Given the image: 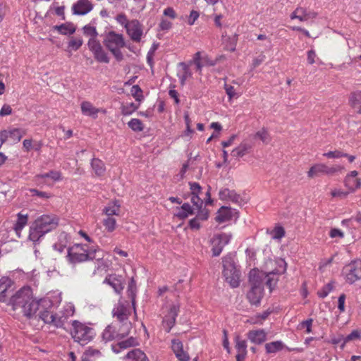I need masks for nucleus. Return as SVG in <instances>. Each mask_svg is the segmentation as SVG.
Instances as JSON below:
<instances>
[{"label":"nucleus","mask_w":361,"mask_h":361,"mask_svg":"<svg viewBox=\"0 0 361 361\" xmlns=\"http://www.w3.org/2000/svg\"><path fill=\"white\" fill-rule=\"evenodd\" d=\"M8 305L13 311L20 310L25 317L31 318L39 310V301L34 298L30 287L24 286L11 297Z\"/></svg>","instance_id":"obj_1"},{"label":"nucleus","mask_w":361,"mask_h":361,"mask_svg":"<svg viewBox=\"0 0 361 361\" xmlns=\"http://www.w3.org/2000/svg\"><path fill=\"white\" fill-rule=\"evenodd\" d=\"M59 219L55 214H43L37 217L29 229L28 239L34 243H38L45 234L56 229Z\"/></svg>","instance_id":"obj_2"},{"label":"nucleus","mask_w":361,"mask_h":361,"mask_svg":"<svg viewBox=\"0 0 361 361\" xmlns=\"http://www.w3.org/2000/svg\"><path fill=\"white\" fill-rule=\"evenodd\" d=\"M103 252L99 247L89 249L86 245L75 244L68 249V261L72 264L81 263L96 258V254Z\"/></svg>","instance_id":"obj_3"},{"label":"nucleus","mask_w":361,"mask_h":361,"mask_svg":"<svg viewBox=\"0 0 361 361\" xmlns=\"http://www.w3.org/2000/svg\"><path fill=\"white\" fill-rule=\"evenodd\" d=\"M71 335L75 342L85 345L93 340L96 334L94 329L87 324L73 320L71 323Z\"/></svg>","instance_id":"obj_4"},{"label":"nucleus","mask_w":361,"mask_h":361,"mask_svg":"<svg viewBox=\"0 0 361 361\" xmlns=\"http://www.w3.org/2000/svg\"><path fill=\"white\" fill-rule=\"evenodd\" d=\"M104 44L118 61L123 60V55L121 49L126 46V42L122 34H118L114 31L109 32L104 39Z\"/></svg>","instance_id":"obj_5"},{"label":"nucleus","mask_w":361,"mask_h":361,"mask_svg":"<svg viewBox=\"0 0 361 361\" xmlns=\"http://www.w3.org/2000/svg\"><path fill=\"white\" fill-rule=\"evenodd\" d=\"M132 328L130 322H126L123 325L116 323H111L103 331L102 337L106 341H111L115 339H120L128 336Z\"/></svg>","instance_id":"obj_6"},{"label":"nucleus","mask_w":361,"mask_h":361,"mask_svg":"<svg viewBox=\"0 0 361 361\" xmlns=\"http://www.w3.org/2000/svg\"><path fill=\"white\" fill-rule=\"evenodd\" d=\"M223 275L226 282L232 288H236L240 284V272L237 269L233 259L231 257H225L223 259Z\"/></svg>","instance_id":"obj_7"},{"label":"nucleus","mask_w":361,"mask_h":361,"mask_svg":"<svg viewBox=\"0 0 361 361\" xmlns=\"http://www.w3.org/2000/svg\"><path fill=\"white\" fill-rule=\"evenodd\" d=\"M257 271L252 270L250 274V282L251 283V288L247 294V298L250 302L252 305H258L263 296V283L259 276H256Z\"/></svg>","instance_id":"obj_8"},{"label":"nucleus","mask_w":361,"mask_h":361,"mask_svg":"<svg viewBox=\"0 0 361 361\" xmlns=\"http://www.w3.org/2000/svg\"><path fill=\"white\" fill-rule=\"evenodd\" d=\"M133 307H131L128 302L119 301L114 307L112 310L113 317L116 318L118 322V325H123L128 321V317L130 315L132 309L135 312V300H132Z\"/></svg>","instance_id":"obj_9"},{"label":"nucleus","mask_w":361,"mask_h":361,"mask_svg":"<svg viewBox=\"0 0 361 361\" xmlns=\"http://www.w3.org/2000/svg\"><path fill=\"white\" fill-rule=\"evenodd\" d=\"M345 282L350 284L361 279V260L355 259L345 265L342 271Z\"/></svg>","instance_id":"obj_10"},{"label":"nucleus","mask_w":361,"mask_h":361,"mask_svg":"<svg viewBox=\"0 0 361 361\" xmlns=\"http://www.w3.org/2000/svg\"><path fill=\"white\" fill-rule=\"evenodd\" d=\"M339 166H328L323 163L313 164L307 172L309 178H314L321 176H332L340 171Z\"/></svg>","instance_id":"obj_11"},{"label":"nucleus","mask_w":361,"mask_h":361,"mask_svg":"<svg viewBox=\"0 0 361 361\" xmlns=\"http://www.w3.org/2000/svg\"><path fill=\"white\" fill-rule=\"evenodd\" d=\"M231 238V235L228 233L216 234L211 239L212 252L213 256H219L224 246L227 245Z\"/></svg>","instance_id":"obj_12"},{"label":"nucleus","mask_w":361,"mask_h":361,"mask_svg":"<svg viewBox=\"0 0 361 361\" xmlns=\"http://www.w3.org/2000/svg\"><path fill=\"white\" fill-rule=\"evenodd\" d=\"M126 30L132 41L135 42L141 41L144 33V27L138 20H131Z\"/></svg>","instance_id":"obj_13"},{"label":"nucleus","mask_w":361,"mask_h":361,"mask_svg":"<svg viewBox=\"0 0 361 361\" xmlns=\"http://www.w3.org/2000/svg\"><path fill=\"white\" fill-rule=\"evenodd\" d=\"M180 311V306L178 304H173L170 306L167 314L164 316L162 321V326L164 330L169 333L176 324V319Z\"/></svg>","instance_id":"obj_14"},{"label":"nucleus","mask_w":361,"mask_h":361,"mask_svg":"<svg viewBox=\"0 0 361 361\" xmlns=\"http://www.w3.org/2000/svg\"><path fill=\"white\" fill-rule=\"evenodd\" d=\"M80 110L82 115L96 119L98 117V114H106V110L104 108H97L90 101H82L80 104Z\"/></svg>","instance_id":"obj_15"},{"label":"nucleus","mask_w":361,"mask_h":361,"mask_svg":"<svg viewBox=\"0 0 361 361\" xmlns=\"http://www.w3.org/2000/svg\"><path fill=\"white\" fill-rule=\"evenodd\" d=\"M358 172L352 171L345 176L343 184L350 192H354L361 188V178L357 177Z\"/></svg>","instance_id":"obj_16"},{"label":"nucleus","mask_w":361,"mask_h":361,"mask_svg":"<svg viewBox=\"0 0 361 361\" xmlns=\"http://www.w3.org/2000/svg\"><path fill=\"white\" fill-rule=\"evenodd\" d=\"M317 13L314 11H308L305 8L298 6L290 14L291 20H298L300 22H305L310 18H315Z\"/></svg>","instance_id":"obj_17"},{"label":"nucleus","mask_w":361,"mask_h":361,"mask_svg":"<svg viewBox=\"0 0 361 361\" xmlns=\"http://www.w3.org/2000/svg\"><path fill=\"white\" fill-rule=\"evenodd\" d=\"M39 318L46 324H52L56 327H61L64 323V319L48 310L40 312Z\"/></svg>","instance_id":"obj_18"},{"label":"nucleus","mask_w":361,"mask_h":361,"mask_svg":"<svg viewBox=\"0 0 361 361\" xmlns=\"http://www.w3.org/2000/svg\"><path fill=\"white\" fill-rule=\"evenodd\" d=\"M104 283L111 286L117 293H121L124 288V281L123 277L116 274L108 275L105 278Z\"/></svg>","instance_id":"obj_19"},{"label":"nucleus","mask_w":361,"mask_h":361,"mask_svg":"<svg viewBox=\"0 0 361 361\" xmlns=\"http://www.w3.org/2000/svg\"><path fill=\"white\" fill-rule=\"evenodd\" d=\"M171 348L179 361H189L190 356L188 353L184 350L183 343L180 341L178 339L172 340Z\"/></svg>","instance_id":"obj_20"},{"label":"nucleus","mask_w":361,"mask_h":361,"mask_svg":"<svg viewBox=\"0 0 361 361\" xmlns=\"http://www.w3.org/2000/svg\"><path fill=\"white\" fill-rule=\"evenodd\" d=\"M219 199L224 201L232 202L233 203L240 204L243 199L241 196L237 194L234 190L228 188H223L219 192Z\"/></svg>","instance_id":"obj_21"},{"label":"nucleus","mask_w":361,"mask_h":361,"mask_svg":"<svg viewBox=\"0 0 361 361\" xmlns=\"http://www.w3.org/2000/svg\"><path fill=\"white\" fill-rule=\"evenodd\" d=\"M235 348L237 351L236 361H244L247 353L246 341L237 336L235 338Z\"/></svg>","instance_id":"obj_22"},{"label":"nucleus","mask_w":361,"mask_h":361,"mask_svg":"<svg viewBox=\"0 0 361 361\" xmlns=\"http://www.w3.org/2000/svg\"><path fill=\"white\" fill-rule=\"evenodd\" d=\"M13 281L8 277L0 279V302H6L12 290Z\"/></svg>","instance_id":"obj_23"},{"label":"nucleus","mask_w":361,"mask_h":361,"mask_svg":"<svg viewBox=\"0 0 361 361\" xmlns=\"http://www.w3.org/2000/svg\"><path fill=\"white\" fill-rule=\"evenodd\" d=\"M92 8L93 6L89 0H78L72 7L73 13L76 15H85Z\"/></svg>","instance_id":"obj_24"},{"label":"nucleus","mask_w":361,"mask_h":361,"mask_svg":"<svg viewBox=\"0 0 361 361\" xmlns=\"http://www.w3.org/2000/svg\"><path fill=\"white\" fill-rule=\"evenodd\" d=\"M102 257L95 258L96 259V264L94 267V270L93 272V274H100L102 275L105 273H106L110 267H111V260H109L108 259H104V255H101Z\"/></svg>","instance_id":"obj_25"},{"label":"nucleus","mask_w":361,"mask_h":361,"mask_svg":"<svg viewBox=\"0 0 361 361\" xmlns=\"http://www.w3.org/2000/svg\"><path fill=\"white\" fill-rule=\"evenodd\" d=\"M267 334L264 329L250 330L247 337L252 343L260 345L267 340Z\"/></svg>","instance_id":"obj_26"},{"label":"nucleus","mask_w":361,"mask_h":361,"mask_svg":"<svg viewBox=\"0 0 361 361\" xmlns=\"http://www.w3.org/2000/svg\"><path fill=\"white\" fill-rule=\"evenodd\" d=\"M121 212V204L118 200H114L109 202L102 210L106 216H118Z\"/></svg>","instance_id":"obj_27"},{"label":"nucleus","mask_w":361,"mask_h":361,"mask_svg":"<svg viewBox=\"0 0 361 361\" xmlns=\"http://www.w3.org/2000/svg\"><path fill=\"white\" fill-rule=\"evenodd\" d=\"M348 104L357 114L361 115V90H356L350 94Z\"/></svg>","instance_id":"obj_28"},{"label":"nucleus","mask_w":361,"mask_h":361,"mask_svg":"<svg viewBox=\"0 0 361 361\" xmlns=\"http://www.w3.org/2000/svg\"><path fill=\"white\" fill-rule=\"evenodd\" d=\"M232 216L231 209L227 207H222L217 212L215 219L218 223L221 224L230 221Z\"/></svg>","instance_id":"obj_29"},{"label":"nucleus","mask_w":361,"mask_h":361,"mask_svg":"<svg viewBox=\"0 0 361 361\" xmlns=\"http://www.w3.org/2000/svg\"><path fill=\"white\" fill-rule=\"evenodd\" d=\"M252 145L247 142H241L237 147L231 152V155L234 157H242L250 152Z\"/></svg>","instance_id":"obj_30"},{"label":"nucleus","mask_w":361,"mask_h":361,"mask_svg":"<svg viewBox=\"0 0 361 361\" xmlns=\"http://www.w3.org/2000/svg\"><path fill=\"white\" fill-rule=\"evenodd\" d=\"M28 221L27 214H23L22 212L17 214V220L14 225V230L18 237H20V232L27 225Z\"/></svg>","instance_id":"obj_31"},{"label":"nucleus","mask_w":361,"mask_h":361,"mask_svg":"<svg viewBox=\"0 0 361 361\" xmlns=\"http://www.w3.org/2000/svg\"><path fill=\"white\" fill-rule=\"evenodd\" d=\"M5 130L6 133V140L9 137L15 143L20 142L23 136L26 134V130L18 128Z\"/></svg>","instance_id":"obj_32"},{"label":"nucleus","mask_w":361,"mask_h":361,"mask_svg":"<svg viewBox=\"0 0 361 361\" xmlns=\"http://www.w3.org/2000/svg\"><path fill=\"white\" fill-rule=\"evenodd\" d=\"M126 358L130 361H149L145 353L140 349H133L129 351Z\"/></svg>","instance_id":"obj_33"},{"label":"nucleus","mask_w":361,"mask_h":361,"mask_svg":"<svg viewBox=\"0 0 361 361\" xmlns=\"http://www.w3.org/2000/svg\"><path fill=\"white\" fill-rule=\"evenodd\" d=\"M284 348V344L281 341H273L265 344V350L267 353H276Z\"/></svg>","instance_id":"obj_34"},{"label":"nucleus","mask_w":361,"mask_h":361,"mask_svg":"<svg viewBox=\"0 0 361 361\" xmlns=\"http://www.w3.org/2000/svg\"><path fill=\"white\" fill-rule=\"evenodd\" d=\"M187 64L189 65V66L194 64L195 66L196 71L199 72L200 75H202V68L204 67V64L202 60V52H196L194 54L192 59L188 61Z\"/></svg>","instance_id":"obj_35"},{"label":"nucleus","mask_w":361,"mask_h":361,"mask_svg":"<svg viewBox=\"0 0 361 361\" xmlns=\"http://www.w3.org/2000/svg\"><path fill=\"white\" fill-rule=\"evenodd\" d=\"M192 197H191V201L193 203V204L195 206H196V207L197 209H200L202 207V204H203V202H204V200L200 196V195H191ZM205 195L207 196V199H204V202H205V204H210L212 202V200H211V197H210V192H209V190H208Z\"/></svg>","instance_id":"obj_36"},{"label":"nucleus","mask_w":361,"mask_h":361,"mask_svg":"<svg viewBox=\"0 0 361 361\" xmlns=\"http://www.w3.org/2000/svg\"><path fill=\"white\" fill-rule=\"evenodd\" d=\"M35 180L39 182L41 179L51 178L53 181H57L61 179V174L59 171H51L44 174L35 176Z\"/></svg>","instance_id":"obj_37"},{"label":"nucleus","mask_w":361,"mask_h":361,"mask_svg":"<svg viewBox=\"0 0 361 361\" xmlns=\"http://www.w3.org/2000/svg\"><path fill=\"white\" fill-rule=\"evenodd\" d=\"M105 230L109 233L114 232L117 228V221L113 216H106L102 220Z\"/></svg>","instance_id":"obj_38"},{"label":"nucleus","mask_w":361,"mask_h":361,"mask_svg":"<svg viewBox=\"0 0 361 361\" xmlns=\"http://www.w3.org/2000/svg\"><path fill=\"white\" fill-rule=\"evenodd\" d=\"M140 106V104L133 102L126 103L121 105V111L123 116H130L135 112Z\"/></svg>","instance_id":"obj_39"},{"label":"nucleus","mask_w":361,"mask_h":361,"mask_svg":"<svg viewBox=\"0 0 361 361\" xmlns=\"http://www.w3.org/2000/svg\"><path fill=\"white\" fill-rule=\"evenodd\" d=\"M92 169L94 171L96 175L102 176L105 171L104 164L99 159H92L91 162Z\"/></svg>","instance_id":"obj_40"},{"label":"nucleus","mask_w":361,"mask_h":361,"mask_svg":"<svg viewBox=\"0 0 361 361\" xmlns=\"http://www.w3.org/2000/svg\"><path fill=\"white\" fill-rule=\"evenodd\" d=\"M54 30H57L61 35H71L75 32V28L71 24H61L60 25H55Z\"/></svg>","instance_id":"obj_41"},{"label":"nucleus","mask_w":361,"mask_h":361,"mask_svg":"<svg viewBox=\"0 0 361 361\" xmlns=\"http://www.w3.org/2000/svg\"><path fill=\"white\" fill-rule=\"evenodd\" d=\"M191 214H192L191 206L188 203H185L180 208L177 209L176 215L180 219H185Z\"/></svg>","instance_id":"obj_42"},{"label":"nucleus","mask_w":361,"mask_h":361,"mask_svg":"<svg viewBox=\"0 0 361 361\" xmlns=\"http://www.w3.org/2000/svg\"><path fill=\"white\" fill-rule=\"evenodd\" d=\"M113 252L114 254V257H113L114 260L118 259L117 255H118L119 257H121L123 259V260H121V262L120 263V265H122V263L128 264V262L130 261L129 259L128 258V254L126 251L123 250L118 247H116L114 249Z\"/></svg>","instance_id":"obj_43"},{"label":"nucleus","mask_w":361,"mask_h":361,"mask_svg":"<svg viewBox=\"0 0 361 361\" xmlns=\"http://www.w3.org/2000/svg\"><path fill=\"white\" fill-rule=\"evenodd\" d=\"M128 126L132 130L135 132H141L145 128L143 123L138 118H132L128 123Z\"/></svg>","instance_id":"obj_44"},{"label":"nucleus","mask_w":361,"mask_h":361,"mask_svg":"<svg viewBox=\"0 0 361 361\" xmlns=\"http://www.w3.org/2000/svg\"><path fill=\"white\" fill-rule=\"evenodd\" d=\"M93 55L96 61H97L98 62L104 63H109V57L108 56L106 51L103 49V48L94 52Z\"/></svg>","instance_id":"obj_45"},{"label":"nucleus","mask_w":361,"mask_h":361,"mask_svg":"<svg viewBox=\"0 0 361 361\" xmlns=\"http://www.w3.org/2000/svg\"><path fill=\"white\" fill-rule=\"evenodd\" d=\"M130 93L135 101L140 104L144 99L143 92L139 85H135L131 87Z\"/></svg>","instance_id":"obj_46"},{"label":"nucleus","mask_w":361,"mask_h":361,"mask_svg":"<svg viewBox=\"0 0 361 361\" xmlns=\"http://www.w3.org/2000/svg\"><path fill=\"white\" fill-rule=\"evenodd\" d=\"M101 355V353L99 350L97 349H94L92 348H89L84 353L82 360H86L87 361H94L92 357H99Z\"/></svg>","instance_id":"obj_47"},{"label":"nucleus","mask_w":361,"mask_h":361,"mask_svg":"<svg viewBox=\"0 0 361 361\" xmlns=\"http://www.w3.org/2000/svg\"><path fill=\"white\" fill-rule=\"evenodd\" d=\"M273 239L281 240L285 236V230L281 226H276L273 230L269 232Z\"/></svg>","instance_id":"obj_48"},{"label":"nucleus","mask_w":361,"mask_h":361,"mask_svg":"<svg viewBox=\"0 0 361 361\" xmlns=\"http://www.w3.org/2000/svg\"><path fill=\"white\" fill-rule=\"evenodd\" d=\"M334 282H329L323 286L317 293L318 295L321 298H326L334 289Z\"/></svg>","instance_id":"obj_49"},{"label":"nucleus","mask_w":361,"mask_h":361,"mask_svg":"<svg viewBox=\"0 0 361 361\" xmlns=\"http://www.w3.org/2000/svg\"><path fill=\"white\" fill-rule=\"evenodd\" d=\"M181 66L183 67V74L179 77L180 78V82L181 85H184L185 84V82L188 78H190L192 76V73L190 71L189 65L182 63Z\"/></svg>","instance_id":"obj_50"},{"label":"nucleus","mask_w":361,"mask_h":361,"mask_svg":"<svg viewBox=\"0 0 361 361\" xmlns=\"http://www.w3.org/2000/svg\"><path fill=\"white\" fill-rule=\"evenodd\" d=\"M83 41L81 37H71L68 42V47L73 51H77L82 45Z\"/></svg>","instance_id":"obj_51"},{"label":"nucleus","mask_w":361,"mask_h":361,"mask_svg":"<svg viewBox=\"0 0 361 361\" xmlns=\"http://www.w3.org/2000/svg\"><path fill=\"white\" fill-rule=\"evenodd\" d=\"M138 344L136 338L130 337L125 341H122L118 343V345L121 348H128L129 347L135 346Z\"/></svg>","instance_id":"obj_52"},{"label":"nucleus","mask_w":361,"mask_h":361,"mask_svg":"<svg viewBox=\"0 0 361 361\" xmlns=\"http://www.w3.org/2000/svg\"><path fill=\"white\" fill-rule=\"evenodd\" d=\"M89 49L92 52H95L97 50L102 48L99 41L94 38H90L87 42Z\"/></svg>","instance_id":"obj_53"},{"label":"nucleus","mask_w":361,"mask_h":361,"mask_svg":"<svg viewBox=\"0 0 361 361\" xmlns=\"http://www.w3.org/2000/svg\"><path fill=\"white\" fill-rule=\"evenodd\" d=\"M269 312H264L262 314H258L250 319V322L253 324H262L263 322L268 317Z\"/></svg>","instance_id":"obj_54"},{"label":"nucleus","mask_w":361,"mask_h":361,"mask_svg":"<svg viewBox=\"0 0 361 361\" xmlns=\"http://www.w3.org/2000/svg\"><path fill=\"white\" fill-rule=\"evenodd\" d=\"M54 11V13L61 17L62 20H65V6L57 5L56 2H54L51 8Z\"/></svg>","instance_id":"obj_55"},{"label":"nucleus","mask_w":361,"mask_h":361,"mask_svg":"<svg viewBox=\"0 0 361 361\" xmlns=\"http://www.w3.org/2000/svg\"><path fill=\"white\" fill-rule=\"evenodd\" d=\"M255 137L259 138L264 143H269L271 140L270 136L267 130L262 129L257 131L255 134Z\"/></svg>","instance_id":"obj_56"},{"label":"nucleus","mask_w":361,"mask_h":361,"mask_svg":"<svg viewBox=\"0 0 361 361\" xmlns=\"http://www.w3.org/2000/svg\"><path fill=\"white\" fill-rule=\"evenodd\" d=\"M83 32L84 34L86 36L90 37V38L96 39L98 35L96 28L91 25H85L83 27Z\"/></svg>","instance_id":"obj_57"},{"label":"nucleus","mask_w":361,"mask_h":361,"mask_svg":"<svg viewBox=\"0 0 361 361\" xmlns=\"http://www.w3.org/2000/svg\"><path fill=\"white\" fill-rule=\"evenodd\" d=\"M349 193H350V192L348 190V191H345L342 189H334L331 192V195L333 197L344 199L348 195Z\"/></svg>","instance_id":"obj_58"},{"label":"nucleus","mask_w":361,"mask_h":361,"mask_svg":"<svg viewBox=\"0 0 361 361\" xmlns=\"http://www.w3.org/2000/svg\"><path fill=\"white\" fill-rule=\"evenodd\" d=\"M116 20L118 24L123 26L125 29L128 26V24H130V20H128L126 15L125 13H119L116 16Z\"/></svg>","instance_id":"obj_59"},{"label":"nucleus","mask_w":361,"mask_h":361,"mask_svg":"<svg viewBox=\"0 0 361 361\" xmlns=\"http://www.w3.org/2000/svg\"><path fill=\"white\" fill-rule=\"evenodd\" d=\"M323 156L328 159H339L343 157V152L339 150L329 151L324 153Z\"/></svg>","instance_id":"obj_60"},{"label":"nucleus","mask_w":361,"mask_h":361,"mask_svg":"<svg viewBox=\"0 0 361 361\" xmlns=\"http://www.w3.org/2000/svg\"><path fill=\"white\" fill-rule=\"evenodd\" d=\"M200 13L198 11L192 10L191 11L190 16L188 18V24L190 25H194L195 21L198 19Z\"/></svg>","instance_id":"obj_61"},{"label":"nucleus","mask_w":361,"mask_h":361,"mask_svg":"<svg viewBox=\"0 0 361 361\" xmlns=\"http://www.w3.org/2000/svg\"><path fill=\"white\" fill-rule=\"evenodd\" d=\"M190 188L191 195H200L202 194V188L197 183H190Z\"/></svg>","instance_id":"obj_62"},{"label":"nucleus","mask_w":361,"mask_h":361,"mask_svg":"<svg viewBox=\"0 0 361 361\" xmlns=\"http://www.w3.org/2000/svg\"><path fill=\"white\" fill-rule=\"evenodd\" d=\"M34 140L32 139H25L23 142V149L24 152H29L33 148Z\"/></svg>","instance_id":"obj_63"},{"label":"nucleus","mask_w":361,"mask_h":361,"mask_svg":"<svg viewBox=\"0 0 361 361\" xmlns=\"http://www.w3.org/2000/svg\"><path fill=\"white\" fill-rule=\"evenodd\" d=\"M224 89L230 100L236 97L235 90L233 86L226 84L224 85Z\"/></svg>","instance_id":"obj_64"}]
</instances>
